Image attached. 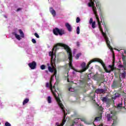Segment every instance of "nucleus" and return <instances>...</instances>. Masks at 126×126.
I'll list each match as a JSON object with an SVG mask.
<instances>
[{"label":"nucleus","instance_id":"obj_1","mask_svg":"<svg viewBox=\"0 0 126 126\" xmlns=\"http://www.w3.org/2000/svg\"><path fill=\"white\" fill-rule=\"evenodd\" d=\"M63 47L67 52L69 59V67H70V68L72 69H73V70L75 71H77L75 69H74L73 66H72V53L71 52V50L70 49V48H69V46H68L66 44H64L62 43H57L52 49V51H55V52H57L58 50L60 49V47Z\"/></svg>","mask_w":126,"mask_h":126},{"label":"nucleus","instance_id":"obj_2","mask_svg":"<svg viewBox=\"0 0 126 126\" xmlns=\"http://www.w3.org/2000/svg\"><path fill=\"white\" fill-rule=\"evenodd\" d=\"M63 47L67 52L69 59V67H70V68L72 69H73V70L75 71H77L75 69H74L73 66H72V53L71 52V50L70 49V48H69V46H68L66 44H64L62 43H57L52 49V51H55V52H57L58 50L60 49V47Z\"/></svg>","mask_w":126,"mask_h":126},{"label":"nucleus","instance_id":"obj_3","mask_svg":"<svg viewBox=\"0 0 126 126\" xmlns=\"http://www.w3.org/2000/svg\"><path fill=\"white\" fill-rule=\"evenodd\" d=\"M91 7H92L93 11H94V14L95 16V18L97 21L98 28H99L100 31L101 32V34L103 36V37L105 40V41L106 42V44L107 45V47L110 50H113L112 46H111V45L110 44V40H109V38L108 37V36H107V34H106V33L104 32V31H103V28H102L101 22H100V19H99V16H98V14H97V8L95 6V5H94L93 6H91Z\"/></svg>","mask_w":126,"mask_h":126},{"label":"nucleus","instance_id":"obj_4","mask_svg":"<svg viewBox=\"0 0 126 126\" xmlns=\"http://www.w3.org/2000/svg\"><path fill=\"white\" fill-rule=\"evenodd\" d=\"M93 2H95L96 6L97 8L98 9V12L99 13V15L100 16V22L102 23V25L103 26V27L104 28V31L105 32H108L109 30H108V28H107V26L106 25V24L105 23V19L104 17L103 16V12H102V10H101V3H100V1L95 0H93Z\"/></svg>","mask_w":126,"mask_h":126},{"label":"nucleus","instance_id":"obj_5","mask_svg":"<svg viewBox=\"0 0 126 126\" xmlns=\"http://www.w3.org/2000/svg\"><path fill=\"white\" fill-rule=\"evenodd\" d=\"M56 86H57V84L55 83L53 87V84H52V80H51L49 83V87L52 93L57 101V100L60 99V94L58 92V91H60V90L59 89H56Z\"/></svg>","mask_w":126,"mask_h":126},{"label":"nucleus","instance_id":"obj_6","mask_svg":"<svg viewBox=\"0 0 126 126\" xmlns=\"http://www.w3.org/2000/svg\"><path fill=\"white\" fill-rule=\"evenodd\" d=\"M57 102L59 107L61 108V109L62 110L63 113V120L62 121V123H61V126H63L65 124V122H66L65 118H66V114H65V108H64L63 104V103H62V101L61 100L60 98H58L57 99Z\"/></svg>","mask_w":126,"mask_h":126},{"label":"nucleus","instance_id":"obj_7","mask_svg":"<svg viewBox=\"0 0 126 126\" xmlns=\"http://www.w3.org/2000/svg\"><path fill=\"white\" fill-rule=\"evenodd\" d=\"M53 34L55 35L56 36H63V35L65 34V32H64V30L63 29H59L58 28H55L54 29H53Z\"/></svg>","mask_w":126,"mask_h":126},{"label":"nucleus","instance_id":"obj_8","mask_svg":"<svg viewBox=\"0 0 126 126\" xmlns=\"http://www.w3.org/2000/svg\"><path fill=\"white\" fill-rule=\"evenodd\" d=\"M101 101L106 103L107 107H110L111 106V99L106 97H103L101 98Z\"/></svg>","mask_w":126,"mask_h":126},{"label":"nucleus","instance_id":"obj_9","mask_svg":"<svg viewBox=\"0 0 126 126\" xmlns=\"http://www.w3.org/2000/svg\"><path fill=\"white\" fill-rule=\"evenodd\" d=\"M89 63H88V65L86 67V63H83L81 64V66L82 68V72H83L84 71H85L87 69H88V68H89Z\"/></svg>","mask_w":126,"mask_h":126},{"label":"nucleus","instance_id":"obj_10","mask_svg":"<svg viewBox=\"0 0 126 126\" xmlns=\"http://www.w3.org/2000/svg\"><path fill=\"white\" fill-rule=\"evenodd\" d=\"M28 65L32 69H35V68H36V66H37V63H36L35 61H33L32 63H29Z\"/></svg>","mask_w":126,"mask_h":126},{"label":"nucleus","instance_id":"obj_11","mask_svg":"<svg viewBox=\"0 0 126 126\" xmlns=\"http://www.w3.org/2000/svg\"><path fill=\"white\" fill-rule=\"evenodd\" d=\"M99 63H101V65H102L104 70L105 71V72H106L107 73H111V70H108V69H107V67L106 66V65L105 64L104 62L101 60Z\"/></svg>","mask_w":126,"mask_h":126},{"label":"nucleus","instance_id":"obj_12","mask_svg":"<svg viewBox=\"0 0 126 126\" xmlns=\"http://www.w3.org/2000/svg\"><path fill=\"white\" fill-rule=\"evenodd\" d=\"M49 55L50 57H51V62L53 63H55L56 62V58L54 59V51L52 50V52H49Z\"/></svg>","mask_w":126,"mask_h":126},{"label":"nucleus","instance_id":"obj_13","mask_svg":"<svg viewBox=\"0 0 126 126\" xmlns=\"http://www.w3.org/2000/svg\"><path fill=\"white\" fill-rule=\"evenodd\" d=\"M95 93L97 94H104V93H105V90L103 89H97L95 90Z\"/></svg>","mask_w":126,"mask_h":126},{"label":"nucleus","instance_id":"obj_14","mask_svg":"<svg viewBox=\"0 0 126 126\" xmlns=\"http://www.w3.org/2000/svg\"><path fill=\"white\" fill-rule=\"evenodd\" d=\"M65 26L69 32H71V31H72V27H71V26L68 23H66Z\"/></svg>","mask_w":126,"mask_h":126},{"label":"nucleus","instance_id":"obj_15","mask_svg":"<svg viewBox=\"0 0 126 126\" xmlns=\"http://www.w3.org/2000/svg\"><path fill=\"white\" fill-rule=\"evenodd\" d=\"M112 65H109V66L110 67V68H111V70H111V71H113V70H114L115 69V57H113V62H112Z\"/></svg>","mask_w":126,"mask_h":126},{"label":"nucleus","instance_id":"obj_16","mask_svg":"<svg viewBox=\"0 0 126 126\" xmlns=\"http://www.w3.org/2000/svg\"><path fill=\"white\" fill-rule=\"evenodd\" d=\"M102 61L101 59H94L93 60H91L89 62V65H90L92 63H94V62H97V63H100V62Z\"/></svg>","mask_w":126,"mask_h":126},{"label":"nucleus","instance_id":"obj_17","mask_svg":"<svg viewBox=\"0 0 126 126\" xmlns=\"http://www.w3.org/2000/svg\"><path fill=\"white\" fill-rule=\"evenodd\" d=\"M49 10L50 11V13H51V14L53 15V16H54V17H55V16H56V15H57V13H56V11L55 10V9H53V7H50L49 9Z\"/></svg>","mask_w":126,"mask_h":126},{"label":"nucleus","instance_id":"obj_18","mask_svg":"<svg viewBox=\"0 0 126 126\" xmlns=\"http://www.w3.org/2000/svg\"><path fill=\"white\" fill-rule=\"evenodd\" d=\"M126 73L125 72L120 74V75H119V77H120V79H119L120 81L119 82H122V79H121V77H122V78H126Z\"/></svg>","mask_w":126,"mask_h":126},{"label":"nucleus","instance_id":"obj_19","mask_svg":"<svg viewBox=\"0 0 126 126\" xmlns=\"http://www.w3.org/2000/svg\"><path fill=\"white\" fill-rule=\"evenodd\" d=\"M119 83H121V82H120V80L119 81H114L112 86H113L114 88H117L118 84H119Z\"/></svg>","mask_w":126,"mask_h":126},{"label":"nucleus","instance_id":"obj_20","mask_svg":"<svg viewBox=\"0 0 126 126\" xmlns=\"http://www.w3.org/2000/svg\"><path fill=\"white\" fill-rule=\"evenodd\" d=\"M118 97H120V94H119L118 93H116L114 94H113L112 99L113 100H116V99H117Z\"/></svg>","mask_w":126,"mask_h":126},{"label":"nucleus","instance_id":"obj_21","mask_svg":"<svg viewBox=\"0 0 126 126\" xmlns=\"http://www.w3.org/2000/svg\"><path fill=\"white\" fill-rule=\"evenodd\" d=\"M12 34L14 35L15 38L17 39V40H21V38L20 37V35L17 34L16 32H12Z\"/></svg>","mask_w":126,"mask_h":126},{"label":"nucleus","instance_id":"obj_22","mask_svg":"<svg viewBox=\"0 0 126 126\" xmlns=\"http://www.w3.org/2000/svg\"><path fill=\"white\" fill-rule=\"evenodd\" d=\"M88 5L89 7L93 6V5H95V3L93 2V0H90V2L88 3Z\"/></svg>","mask_w":126,"mask_h":126},{"label":"nucleus","instance_id":"obj_23","mask_svg":"<svg viewBox=\"0 0 126 126\" xmlns=\"http://www.w3.org/2000/svg\"><path fill=\"white\" fill-rule=\"evenodd\" d=\"M51 63L52 68H53V71H54L55 69H57V68L55 67L56 66V61L55 63H53L52 62H51Z\"/></svg>","mask_w":126,"mask_h":126},{"label":"nucleus","instance_id":"obj_24","mask_svg":"<svg viewBox=\"0 0 126 126\" xmlns=\"http://www.w3.org/2000/svg\"><path fill=\"white\" fill-rule=\"evenodd\" d=\"M19 32L21 35V37L22 38H24V33H23V31H22V30L20 29V30H19Z\"/></svg>","mask_w":126,"mask_h":126},{"label":"nucleus","instance_id":"obj_25","mask_svg":"<svg viewBox=\"0 0 126 126\" xmlns=\"http://www.w3.org/2000/svg\"><path fill=\"white\" fill-rule=\"evenodd\" d=\"M29 102V98H26L24 100L23 102V105L24 106V105H26V104H27Z\"/></svg>","mask_w":126,"mask_h":126},{"label":"nucleus","instance_id":"obj_26","mask_svg":"<svg viewBox=\"0 0 126 126\" xmlns=\"http://www.w3.org/2000/svg\"><path fill=\"white\" fill-rule=\"evenodd\" d=\"M102 119V116H99V117H96L94 119V121L98 122L100 121Z\"/></svg>","mask_w":126,"mask_h":126},{"label":"nucleus","instance_id":"obj_27","mask_svg":"<svg viewBox=\"0 0 126 126\" xmlns=\"http://www.w3.org/2000/svg\"><path fill=\"white\" fill-rule=\"evenodd\" d=\"M47 101L49 103V104H51L52 103V98L51 96H49L47 97Z\"/></svg>","mask_w":126,"mask_h":126},{"label":"nucleus","instance_id":"obj_28","mask_svg":"<svg viewBox=\"0 0 126 126\" xmlns=\"http://www.w3.org/2000/svg\"><path fill=\"white\" fill-rule=\"evenodd\" d=\"M96 25V22L94 21L92 23V28H93V29H95L96 28V27L95 26Z\"/></svg>","mask_w":126,"mask_h":126},{"label":"nucleus","instance_id":"obj_29","mask_svg":"<svg viewBox=\"0 0 126 126\" xmlns=\"http://www.w3.org/2000/svg\"><path fill=\"white\" fill-rule=\"evenodd\" d=\"M48 68V70H49V71H50V72H51V73H53V72H54V70L53 69L52 67H51L50 66H49Z\"/></svg>","mask_w":126,"mask_h":126},{"label":"nucleus","instance_id":"obj_30","mask_svg":"<svg viewBox=\"0 0 126 126\" xmlns=\"http://www.w3.org/2000/svg\"><path fill=\"white\" fill-rule=\"evenodd\" d=\"M76 32H77V34L78 35H79V34H80V28H79V27H77Z\"/></svg>","mask_w":126,"mask_h":126},{"label":"nucleus","instance_id":"obj_31","mask_svg":"<svg viewBox=\"0 0 126 126\" xmlns=\"http://www.w3.org/2000/svg\"><path fill=\"white\" fill-rule=\"evenodd\" d=\"M40 68L42 70H44V69H46V65H41L40 66Z\"/></svg>","mask_w":126,"mask_h":126},{"label":"nucleus","instance_id":"obj_32","mask_svg":"<svg viewBox=\"0 0 126 126\" xmlns=\"http://www.w3.org/2000/svg\"><path fill=\"white\" fill-rule=\"evenodd\" d=\"M81 56V53L77 54L76 56V60H78L79 59V57Z\"/></svg>","mask_w":126,"mask_h":126},{"label":"nucleus","instance_id":"obj_33","mask_svg":"<svg viewBox=\"0 0 126 126\" xmlns=\"http://www.w3.org/2000/svg\"><path fill=\"white\" fill-rule=\"evenodd\" d=\"M76 22V23H79L80 22V18L79 17H77Z\"/></svg>","mask_w":126,"mask_h":126},{"label":"nucleus","instance_id":"obj_34","mask_svg":"<svg viewBox=\"0 0 126 126\" xmlns=\"http://www.w3.org/2000/svg\"><path fill=\"white\" fill-rule=\"evenodd\" d=\"M54 76H55L56 77H57V69H55V70H54Z\"/></svg>","mask_w":126,"mask_h":126},{"label":"nucleus","instance_id":"obj_35","mask_svg":"<svg viewBox=\"0 0 126 126\" xmlns=\"http://www.w3.org/2000/svg\"><path fill=\"white\" fill-rule=\"evenodd\" d=\"M32 42L33 43V44H36V43H37V41L34 38L32 39Z\"/></svg>","mask_w":126,"mask_h":126},{"label":"nucleus","instance_id":"obj_36","mask_svg":"<svg viewBox=\"0 0 126 126\" xmlns=\"http://www.w3.org/2000/svg\"><path fill=\"white\" fill-rule=\"evenodd\" d=\"M104 77H105V76L104 75H101V76L99 77V78L100 79H101V80H103Z\"/></svg>","mask_w":126,"mask_h":126},{"label":"nucleus","instance_id":"obj_37","mask_svg":"<svg viewBox=\"0 0 126 126\" xmlns=\"http://www.w3.org/2000/svg\"><path fill=\"white\" fill-rule=\"evenodd\" d=\"M87 125H94V126H95V124H94L93 122H87Z\"/></svg>","mask_w":126,"mask_h":126},{"label":"nucleus","instance_id":"obj_38","mask_svg":"<svg viewBox=\"0 0 126 126\" xmlns=\"http://www.w3.org/2000/svg\"><path fill=\"white\" fill-rule=\"evenodd\" d=\"M34 36H35L36 38H40V36H39V34H38V33L36 32L34 33Z\"/></svg>","mask_w":126,"mask_h":126},{"label":"nucleus","instance_id":"obj_39","mask_svg":"<svg viewBox=\"0 0 126 126\" xmlns=\"http://www.w3.org/2000/svg\"><path fill=\"white\" fill-rule=\"evenodd\" d=\"M122 61L123 62L126 61V56H125L124 55H122Z\"/></svg>","mask_w":126,"mask_h":126},{"label":"nucleus","instance_id":"obj_40","mask_svg":"<svg viewBox=\"0 0 126 126\" xmlns=\"http://www.w3.org/2000/svg\"><path fill=\"white\" fill-rule=\"evenodd\" d=\"M5 126H11V125H10V124H9V123H8V122H6L5 123Z\"/></svg>","mask_w":126,"mask_h":126},{"label":"nucleus","instance_id":"obj_41","mask_svg":"<svg viewBox=\"0 0 126 126\" xmlns=\"http://www.w3.org/2000/svg\"><path fill=\"white\" fill-rule=\"evenodd\" d=\"M74 90H73V89H72V88L70 87L68 89V91H70L71 92H73Z\"/></svg>","mask_w":126,"mask_h":126},{"label":"nucleus","instance_id":"obj_42","mask_svg":"<svg viewBox=\"0 0 126 126\" xmlns=\"http://www.w3.org/2000/svg\"><path fill=\"white\" fill-rule=\"evenodd\" d=\"M122 106H123V104L119 103L117 105V108H121V107H122Z\"/></svg>","mask_w":126,"mask_h":126},{"label":"nucleus","instance_id":"obj_43","mask_svg":"<svg viewBox=\"0 0 126 126\" xmlns=\"http://www.w3.org/2000/svg\"><path fill=\"white\" fill-rule=\"evenodd\" d=\"M98 110H99V111H102V110H103V107H102V106H99V107H98Z\"/></svg>","mask_w":126,"mask_h":126},{"label":"nucleus","instance_id":"obj_44","mask_svg":"<svg viewBox=\"0 0 126 126\" xmlns=\"http://www.w3.org/2000/svg\"><path fill=\"white\" fill-rule=\"evenodd\" d=\"M93 23V19L91 18L90 19V24H91V23Z\"/></svg>","mask_w":126,"mask_h":126},{"label":"nucleus","instance_id":"obj_45","mask_svg":"<svg viewBox=\"0 0 126 126\" xmlns=\"http://www.w3.org/2000/svg\"><path fill=\"white\" fill-rule=\"evenodd\" d=\"M20 10H22V8H19L17 9L16 11L18 12V11H20Z\"/></svg>","mask_w":126,"mask_h":126},{"label":"nucleus","instance_id":"obj_46","mask_svg":"<svg viewBox=\"0 0 126 126\" xmlns=\"http://www.w3.org/2000/svg\"><path fill=\"white\" fill-rule=\"evenodd\" d=\"M46 87H50V83H47L46 85Z\"/></svg>","mask_w":126,"mask_h":126},{"label":"nucleus","instance_id":"obj_47","mask_svg":"<svg viewBox=\"0 0 126 126\" xmlns=\"http://www.w3.org/2000/svg\"><path fill=\"white\" fill-rule=\"evenodd\" d=\"M93 97H92V98L94 101V98H95V94H93Z\"/></svg>","mask_w":126,"mask_h":126},{"label":"nucleus","instance_id":"obj_48","mask_svg":"<svg viewBox=\"0 0 126 126\" xmlns=\"http://www.w3.org/2000/svg\"><path fill=\"white\" fill-rule=\"evenodd\" d=\"M76 45L77 46V47H79V46H80V44H79V42H76Z\"/></svg>","mask_w":126,"mask_h":126},{"label":"nucleus","instance_id":"obj_49","mask_svg":"<svg viewBox=\"0 0 126 126\" xmlns=\"http://www.w3.org/2000/svg\"><path fill=\"white\" fill-rule=\"evenodd\" d=\"M67 82H70V83H73V81H69V79L67 78Z\"/></svg>","mask_w":126,"mask_h":126},{"label":"nucleus","instance_id":"obj_50","mask_svg":"<svg viewBox=\"0 0 126 126\" xmlns=\"http://www.w3.org/2000/svg\"><path fill=\"white\" fill-rule=\"evenodd\" d=\"M119 68H122V67H124V66L123 65L120 64V65H119Z\"/></svg>","mask_w":126,"mask_h":126},{"label":"nucleus","instance_id":"obj_51","mask_svg":"<svg viewBox=\"0 0 126 126\" xmlns=\"http://www.w3.org/2000/svg\"><path fill=\"white\" fill-rule=\"evenodd\" d=\"M123 63H124V65L126 66V60L125 61H123Z\"/></svg>","mask_w":126,"mask_h":126},{"label":"nucleus","instance_id":"obj_52","mask_svg":"<svg viewBox=\"0 0 126 126\" xmlns=\"http://www.w3.org/2000/svg\"><path fill=\"white\" fill-rule=\"evenodd\" d=\"M45 72L46 73H48V72H49V71H48V70H45Z\"/></svg>","mask_w":126,"mask_h":126},{"label":"nucleus","instance_id":"obj_53","mask_svg":"<svg viewBox=\"0 0 126 126\" xmlns=\"http://www.w3.org/2000/svg\"><path fill=\"white\" fill-rule=\"evenodd\" d=\"M124 53L126 54V50L124 51Z\"/></svg>","mask_w":126,"mask_h":126},{"label":"nucleus","instance_id":"obj_54","mask_svg":"<svg viewBox=\"0 0 126 126\" xmlns=\"http://www.w3.org/2000/svg\"><path fill=\"white\" fill-rule=\"evenodd\" d=\"M67 77H68V74H67Z\"/></svg>","mask_w":126,"mask_h":126}]
</instances>
